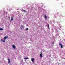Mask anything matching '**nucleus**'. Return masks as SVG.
Listing matches in <instances>:
<instances>
[{"label":"nucleus","mask_w":65,"mask_h":65,"mask_svg":"<svg viewBox=\"0 0 65 65\" xmlns=\"http://www.w3.org/2000/svg\"><path fill=\"white\" fill-rule=\"evenodd\" d=\"M59 45L61 46V48H63V45L61 43H59Z\"/></svg>","instance_id":"1"},{"label":"nucleus","mask_w":65,"mask_h":65,"mask_svg":"<svg viewBox=\"0 0 65 65\" xmlns=\"http://www.w3.org/2000/svg\"><path fill=\"white\" fill-rule=\"evenodd\" d=\"M12 47L14 48V49H15V47H16V46H15L14 44L13 45Z\"/></svg>","instance_id":"2"},{"label":"nucleus","mask_w":65,"mask_h":65,"mask_svg":"<svg viewBox=\"0 0 65 65\" xmlns=\"http://www.w3.org/2000/svg\"><path fill=\"white\" fill-rule=\"evenodd\" d=\"M40 57L41 58H42L43 57L42 56V53H41L40 54Z\"/></svg>","instance_id":"3"},{"label":"nucleus","mask_w":65,"mask_h":65,"mask_svg":"<svg viewBox=\"0 0 65 65\" xmlns=\"http://www.w3.org/2000/svg\"><path fill=\"white\" fill-rule=\"evenodd\" d=\"M11 21H13V17H11Z\"/></svg>","instance_id":"4"},{"label":"nucleus","mask_w":65,"mask_h":65,"mask_svg":"<svg viewBox=\"0 0 65 65\" xmlns=\"http://www.w3.org/2000/svg\"><path fill=\"white\" fill-rule=\"evenodd\" d=\"M21 11L22 12H26V11L25 10H21Z\"/></svg>","instance_id":"5"},{"label":"nucleus","mask_w":65,"mask_h":65,"mask_svg":"<svg viewBox=\"0 0 65 65\" xmlns=\"http://www.w3.org/2000/svg\"><path fill=\"white\" fill-rule=\"evenodd\" d=\"M31 61L32 62H34V58H32L31 59Z\"/></svg>","instance_id":"6"},{"label":"nucleus","mask_w":65,"mask_h":65,"mask_svg":"<svg viewBox=\"0 0 65 65\" xmlns=\"http://www.w3.org/2000/svg\"><path fill=\"white\" fill-rule=\"evenodd\" d=\"M8 63H10V59H9V58H8Z\"/></svg>","instance_id":"7"},{"label":"nucleus","mask_w":65,"mask_h":65,"mask_svg":"<svg viewBox=\"0 0 65 65\" xmlns=\"http://www.w3.org/2000/svg\"><path fill=\"white\" fill-rule=\"evenodd\" d=\"M24 59H25H25H26V60H27V59H28V58L27 57H25V58H24Z\"/></svg>","instance_id":"8"},{"label":"nucleus","mask_w":65,"mask_h":65,"mask_svg":"<svg viewBox=\"0 0 65 65\" xmlns=\"http://www.w3.org/2000/svg\"><path fill=\"white\" fill-rule=\"evenodd\" d=\"M44 18H45V19H47V17H46V15H45V17H44Z\"/></svg>","instance_id":"9"},{"label":"nucleus","mask_w":65,"mask_h":65,"mask_svg":"<svg viewBox=\"0 0 65 65\" xmlns=\"http://www.w3.org/2000/svg\"><path fill=\"white\" fill-rule=\"evenodd\" d=\"M6 36H5L4 38V40H6Z\"/></svg>","instance_id":"10"},{"label":"nucleus","mask_w":65,"mask_h":65,"mask_svg":"<svg viewBox=\"0 0 65 65\" xmlns=\"http://www.w3.org/2000/svg\"><path fill=\"white\" fill-rule=\"evenodd\" d=\"M8 20H10V17H8Z\"/></svg>","instance_id":"11"},{"label":"nucleus","mask_w":65,"mask_h":65,"mask_svg":"<svg viewBox=\"0 0 65 65\" xmlns=\"http://www.w3.org/2000/svg\"><path fill=\"white\" fill-rule=\"evenodd\" d=\"M4 30V29L3 28H0V30Z\"/></svg>","instance_id":"12"},{"label":"nucleus","mask_w":65,"mask_h":65,"mask_svg":"<svg viewBox=\"0 0 65 65\" xmlns=\"http://www.w3.org/2000/svg\"><path fill=\"white\" fill-rule=\"evenodd\" d=\"M47 26L48 27V28H50V26H49V24H48Z\"/></svg>","instance_id":"13"},{"label":"nucleus","mask_w":65,"mask_h":65,"mask_svg":"<svg viewBox=\"0 0 65 65\" xmlns=\"http://www.w3.org/2000/svg\"><path fill=\"white\" fill-rule=\"evenodd\" d=\"M21 26L22 27V28H24V26H22V25H21Z\"/></svg>","instance_id":"14"},{"label":"nucleus","mask_w":65,"mask_h":65,"mask_svg":"<svg viewBox=\"0 0 65 65\" xmlns=\"http://www.w3.org/2000/svg\"><path fill=\"white\" fill-rule=\"evenodd\" d=\"M29 30V29H28V28H26V30Z\"/></svg>","instance_id":"15"},{"label":"nucleus","mask_w":65,"mask_h":65,"mask_svg":"<svg viewBox=\"0 0 65 65\" xmlns=\"http://www.w3.org/2000/svg\"><path fill=\"white\" fill-rule=\"evenodd\" d=\"M8 36H6V38H8Z\"/></svg>","instance_id":"16"},{"label":"nucleus","mask_w":65,"mask_h":65,"mask_svg":"<svg viewBox=\"0 0 65 65\" xmlns=\"http://www.w3.org/2000/svg\"><path fill=\"white\" fill-rule=\"evenodd\" d=\"M3 41V40H2V39H1V41Z\"/></svg>","instance_id":"17"},{"label":"nucleus","mask_w":65,"mask_h":65,"mask_svg":"<svg viewBox=\"0 0 65 65\" xmlns=\"http://www.w3.org/2000/svg\"><path fill=\"white\" fill-rule=\"evenodd\" d=\"M3 41V42H5V40H4H4Z\"/></svg>","instance_id":"18"},{"label":"nucleus","mask_w":65,"mask_h":65,"mask_svg":"<svg viewBox=\"0 0 65 65\" xmlns=\"http://www.w3.org/2000/svg\"><path fill=\"white\" fill-rule=\"evenodd\" d=\"M20 28L21 29H22V27H20Z\"/></svg>","instance_id":"19"},{"label":"nucleus","mask_w":65,"mask_h":65,"mask_svg":"<svg viewBox=\"0 0 65 65\" xmlns=\"http://www.w3.org/2000/svg\"><path fill=\"white\" fill-rule=\"evenodd\" d=\"M4 12H5V11H4Z\"/></svg>","instance_id":"20"}]
</instances>
